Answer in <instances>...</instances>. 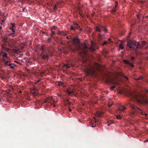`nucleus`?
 Masks as SVG:
<instances>
[{
	"label": "nucleus",
	"instance_id": "obj_62",
	"mask_svg": "<svg viewBox=\"0 0 148 148\" xmlns=\"http://www.w3.org/2000/svg\"><path fill=\"white\" fill-rule=\"evenodd\" d=\"M2 28V27L0 26V29Z\"/></svg>",
	"mask_w": 148,
	"mask_h": 148
},
{
	"label": "nucleus",
	"instance_id": "obj_38",
	"mask_svg": "<svg viewBox=\"0 0 148 148\" xmlns=\"http://www.w3.org/2000/svg\"><path fill=\"white\" fill-rule=\"evenodd\" d=\"M107 43V42L106 41H105L102 44V45L103 46L104 45H106Z\"/></svg>",
	"mask_w": 148,
	"mask_h": 148
},
{
	"label": "nucleus",
	"instance_id": "obj_53",
	"mask_svg": "<svg viewBox=\"0 0 148 148\" xmlns=\"http://www.w3.org/2000/svg\"><path fill=\"white\" fill-rule=\"evenodd\" d=\"M67 103L68 105H69L71 103L68 101H67Z\"/></svg>",
	"mask_w": 148,
	"mask_h": 148
},
{
	"label": "nucleus",
	"instance_id": "obj_45",
	"mask_svg": "<svg viewBox=\"0 0 148 148\" xmlns=\"http://www.w3.org/2000/svg\"><path fill=\"white\" fill-rule=\"evenodd\" d=\"M40 81V79H39L37 81V82H36L35 83V84H37V83H38V82H39Z\"/></svg>",
	"mask_w": 148,
	"mask_h": 148
},
{
	"label": "nucleus",
	"instance_id": "obj_24",
	"mask_svg": "<svg viewBox=\"0 0 148 148\" xmlns=\"http://www.w3.org/2000/svg\"><path fill=\"white\" fill-rule=\"evenodd\" d=\"M108 126H110V125L113 123V122L111 121H109L107 122Z\"/></svg>",
	"mask_w": 148,
	"mask_h": 148
},
{
	"label": "nucleus",
	"instance_id": "obj_2",
	"mask_svg": "<svg viewBox=\"0 0 148 148\" xmlns=\"http://www.w3.org/2000/svg\"><path fill=\"white\" fill-rule=\"evenodd\" d=\"M73 44L77 45V49L80 50L81 52L86 55L89 48L85 44L81 45L79 43V40L78 38H73L71 40Z\"/></svg>",
	"mask_w": 148,
	"mask_h": 148
},
{
	"label": "nucleus",
	"instance_id": "obj_58",
	"mask_svg": "<svg viewBox=\"0 0 148 148\" xmlns=\"http://www.w3.org/2000/svg\"><path fill=\"white\" fill-rule=\"evenodd\" d=\"M94 122H95V123H96V122H97V121L96 120H95L94 121Z\"/></svg>",
	"mask_w": 148,
	"mask_h": 148
},
{
	"label": "nucleus",
	"instance_id": "obj_48",
	"mask_svg": "<svg viewBox=\"0 0 148 148\" xmlns=\"http://www.w3.org/2000/svg\"><path fill=\"white\" fill-rule=\"evenodd\" d=\"M57 28V27L55 26H53V28L54 29H56Z\"/></svg>",
	"mask_w": 148,
	"mask_h": 148
},
{
	"label": "nucleus",
	"instance_id": "obj_39",
	"mask_svg": "<svg viewBox=\"0 0 148 148\" xmlns=\"http://www.w3.org/2000/svg\"><path fill=\"white\" fill-rule=\"evenodd\" d=\"M57 5L56 4L55 5H54L53 9L55 10L57 8Z\"/></svg>",
	"mask_w": 148,
	"mask_h": 148
},
{
	"label": "nucleus",
	"instance_id": "obj_7",
	"mask_svg": "<svg viewBox=\"0 0 148 148\" xmlns=\"http://www.w3.org/2000/svg\"><path fill=\"white\" fill-rule=\"evenodd\" d=\"M2 62L4 64V66L5 67L10 66V68L14 69L15 65L14 64H12L10 62V58L8 61H6L4 58H2Z\"/></svg>",
	"mask_w": 148,
	"mask_h": 148
},
{
	"label": "nucleus",
	"instance_id": "obj_14",
	"mask_svg": "<svg viewBox=\"0 0 148 148\" xmlns=\"http://www.w3.org/2000/svg\"><path fill=\"white\" fill-rule=\"evenodd\" d=\"M123 62L127 65L132 66V67H134V65L132 63H130L128 61L124 60H123Z\"/></svg>",
	"mask_w": 148,
	"mask_h": 148
},
{
	"label": "nucleus",
	"instance_id": "obj_32",
	"mask_svg": "<svg viewBox=\"0 0 148 148\" xmlns=\"http://www.w3.org/2000/svg\"><path fill=\"white\" fill-rule=\"evenodd\" d=\"M119 48L121 49H123L124 48V47L122 45H120L119 46Z\"/></svg>",
	"mask_w": 148,
	"mask_h": 148
},
{
	"label": "nucleus",
	"instance_id": "obj_17",
	"mask_svg": "<svg viewBox=\"0 0 148 148\" xmlns=\"http://www.w3.org/2000/svg\"><path fill=\"white\" fill-rule=\"evenodd\" d=\"M25 45L26 43L25 42H23L21 43L19 46L20 49L21 50L23 49L25 47Z\"/></svg>",
	"mask_w": 148,
	"mask_h": 148
},
{
	"label": "nucleus",
	"instance_id": "obj_51",
	"mask_svg": "<svg viewBox=\"0 0 148 148\" xmlns=\"http://www.w3.org/2000/svg\"><path fill=\"white\" fill-rule=\"evenodd\" d=\"M112 106V104H109L108 105V106L109 107H110L111 106Z\"/></svg>",
	"mask_w": 148,
	"mask_h": 148
},
{
	"label": "nucleus",
	"instance_id": "obj_31",
	"mask_svg": "<svg viewBox=\"0 0 148 148\" xmlns=\"http://www.w3.org/2000/svg\"><path fill=\"white\" fill-rule=\"evenodd\" d=\"M51 38H49L47 40V42L48 43H49L51 41Z\"/></svg>",
	"mask_w": 148,
	"mask_h": 148
},
{
	"label": "nucleus",
	"instance_id": "obj_10",
	"mask_svg": "<svg viewBox=\"0 0 148 148\" xmlns=\"http://www.w3.org/2000/svg\"><path fill=\"white\" fill-rule=\"evenodd\" d=\"M96 29V30L99 32H101V30H103L105 32H107V30L106 27L101 25L97 26Z\"/></svg>",
	"mask_w": 148,
	"mask_h": 148
},
{
	"label": "nucleus",
	"instance_id": "obj_52",
	"mask_svg": "<svg viewBox=\"0 0 148 148\" xmlns=\"http://www.w3.org/2000/svg\"><path fill=\"white\" fill-rule=\"evenodd\" d=\"M2 48H4V49H5V47L3 46V45H2Z\"/></svg>",
	"mask_w": 148,
	"mask_h": 148
},
{
	"label": "nucleus",
	"instance_id": "obj_1",
	"mask_svg": "<svg viewBox=\"0 0 148 148\" xmlns=\"http://www.w3.org/2000/svg\"><path fill=\"white\" fill-rule=\"evenodd\" d=\"M126 96L131 100H134L139 104H148V100L145 99V97L139 92L135 91L128 90L126 92Z\"/></svg>",
	"mask_w": 148,
	"mask_h": 148
},
{
	"label": "nucleus",
	"instance_id": "obj_20",
	"mask_svg": "<svg viewBox=\"0 0 148 148\" xmlns=\"http://www.w3.org/2000/svg\"><path fill=\"white\" fill-rule=\"evenodd\" d=\"M73 25L74 27H75L76 29H77L79 27V25L77 23H75L73 24Z\"/></svg>",
	"mask_w": 148,
	"mask_h": 148
},
{
	"label": "nucleus",
	"instance_id": "obj_27",
	"mask_svg": "<svg viewBox=\"0 0 148 148\" xmlns=\"http://www.w3.org/2000/svg\"><path fill=\"white\" fill-rule=\"evenodd\" d=\"M122 76L124 77L125 79V81H127L128 79V78L126 76H124V75H122Z\"/></svg>",
	"mask_w": 148,
	"mask_h": 148
},
{
	"label": "nucleus",
	"instance_id": "obj_57",
	"mask_svg": "<svg viewBox=\"0 0 148 148\" xmlns=\"http://www.w3.org/2000/svg\"><path fill=\"white\" fill-rule=\"evenodd\" d=\"M36 90V88H33V90Z\"/></svg>",
	"mask_w": 148,
	"mask_h": 148
},
{
	"label": "nucleus",
	"instance_id": "obj_34",
	"mask_svg": "<svg viewBox=\"0 0 148 148\" xmlns=\"http://www.w3.org/2000/svg\"><path fill=\"white\" fill-rule=\"evenodd\" d=\"M116 8H114L112 10V12H115L116 11Z\"/></svg>",
	"mask_w": 148,
	"mask_h": 148
},
{
	"label": "nucleus",
	"instance_id": "obj_54",
	"mask_svg": "<svg viewBox=\"0 0 148 148\" xmlns=\"http://www.w3.org/2000/svg\"><path fill=\"white\" fill-rule=\"evenodd\" d=\"M4 21H5V20H2V23H1V24H2V23L4 22Z\"/></svg>",
	"mask_w": 148,
	"mask_h": 148
},
{
	"label": "nucleus",
	"instance_id": "obj_50",
	"mask_svg": "<svg viewBox=\"0 0 148 148\" xmlns=\"http://www.w3.org/2000/svg\"><path fill=\"white\" fill-rule=\"evenodd\" d=\"M69 110L70 112H71L72 111L71 109L70 108L69 109Z\"/></svg>",
	"mask_w": 148,
	"mask_h": 148
},
{
	"label": "nucleus",
	"instance_id": "obj_16",
	"mask_svg": "<svg viewBox=\"0 0 148 148\" xmlns=\"http://www.w3.org/2000/svg\"><path fill=\"white\" fill-rule=\"evenodd\" d=\"M126 108L124 107V106H120L118 108L119 111L121 112H122L125 111L126 109Z\"/></svg>",
	"mask_w": 148,
	"mask_h": 148
},
{
	"label": "nucleus",
	"instance_id": "obj_25",
	"mask_svg": "<svg viewBox=\"0 0 148 148\" xmlns=\"http://www.w3.org/2000/svg\"><path fill=\"white\" fill-rule=\"evenodd\" d=\"M66 38L67 39H68V40H72V38L71 36H66Z\"/></svg>",
	"mask_w": 148,
	"mask_h": 148
},
{
	"label": "nucleus",
	"instance_id": "obj_29",
	"mask_svg": "<svg viewBox=\"0 0 148 148\" xmlns=\"http://www.w3.org/2000/svg\"><path fill=\"white\" fill-rule=\"evenodd\" d=\"M64 67H66V68H69V66L67 64H65L64 65Z\"/></svg>",
	"mask_w": 148,
	"mask_h": 148
},
{
	"label": "nucleus",
	"instance_id": "obj_30",
	"mask_svg": "<svg viewBox=\"0 0 148 148\" xmlns=\"http://www.w3.org/2000/svg\"><path fill=\"white\" fill-rule=\"evenodd\" d=\"M143 78V77L142 76H140L139 77L136 79L137 80H140L142 79Z\"/></svg>",
	"mask_w": 148,
	"mask_h": 148
},
{
	"label": "nucleus",
	"instance_id": "obj_11",
	"mask_svg": "<svg viewBox=\"0 0 148 148\" xmlns=\"http://www.w3.org/2000/svg\"><path fill=\"white\" fill-rule=\"evenodd\" d=\"M98 48V47L97 46H96L94 43L92 42V45L90 47L89 49L92 51H94L96 49Z\"/></svg>",
	"mask_w": 148,
	"mask_h": 148
},
{
	"label": "nucleus",
	"instance_id": "obj_56",
	"mask_svg": "<svg viewBox=\"0 0 148 148\" xmlns=\"http://www.w3.org/2000/svg\"><path fill=\"white\" fill-rule=\"evenodd\" d=\"M117 6V4H116L115 5V7H116Z\"/></svg>",
	"mask_w": 148,
	"mask_h": 148
},
{
	"label": "nucleus",
	"instance_id": "obj_19",
	"mask_svg": "<svg viewBox=\"0 0 148 148\" xmlns=\"http://www.w3.org/2000/svg\"><path fill=\"white\" fill-rule=\"evenodd\" d=\"M66 93H67L69 95H70L71 94L73 93V91H70L69 90H67L66 91Z\"/></svg>",
	"mask_w": 148,
	"mask_h": 148
},
{
	"label": "nucleus",
	"instance_id": "obj_42",
	"mask_svg": "<svg viewBox=\"0 0 148 148\" xmlns=\"http://www.w3.org/2000/svg\"><path fill=\"white\" fill-rule=\"evenodd\" d=\"M101 34H99V38H101Z\"/></svg>",
	"mask_w": 148,
	"mask_h": 148
},
{
	"label": "nucleus",
	"instance_id": "obj_41",
	"mask_svg": "<svg viewBox=\"0 0 148 148\" xmlns=\"http://www.w3.org/2000/svg\"><path fill=\"white\" fill-rule=\"evenodd\" d=\"M54 34H55L54 32L52 31L51 32V36H52L53 35H54Z\"/></svg>",
	"mask_w": 148,
	"mask_h": 148
},
{
	"label": "nucleus",
	"instance_id": "obj_36",
	"mask_svg": "<svg viewBox=\"0 0 148 148\" xmlns=\"http://www.w3.org/2000/svg\"><path fill=\"white\" fill-rule=\"evenodd\" d=\"M91 125V127H95L96 126V125L92 123Z\"/></svg>",
	"mask_w": 148,
	"mask_h": 148
},
{
	"label": "nucleus",
	"instance_id": "obj_47",
	"mask_svg": "<svg viewBox=\"0 0 148 148\" xmlns=\"http://www.w3.org/2000/svg\"><path fill=\"white\" fill-rule=\"evenodd\" d=\"M145 142H148V138L146 140H145L144 141V142H145Z\"/></svg>",
	"mask_w": 148,
	"mask_h": 148
},
{
	"label": "nucleus",
	"instance_id": "obj_26",
	"mask_svg": "<svg viewBox=\"0 0 148 148\" xmlns=\"http://www.w3.org/2000/svg\"><path fill=\"white\" fill-rule=\"evenodd\" d=\"M32 95L34 96H35L37 95V93L35 91L32 92Z\"/></svg>",
	"mask_w": 148,
	"mask_h": 148
},
{
	"label": "nucleus",
	"instance_id": "obj_9",
	"mask_svg": "<svg viewBox=\"0 0 148 148\" xmlns=\"http://www.w3.org/2000/svg\"><path fill=\"white\" fill-rule=\"evenodd\" d=\"M106 82L110 84L118 85V82L114 78L109 77L106 79Z\"/></svg>",
	"mask_w": 148,
	"mask_h": 148
},
{
	"label": "nucleus",
	"instance_id": "obj_55",
	"mask_svg": "<svg viewBox=\"0 0 148 148\" xmlns=\"http://www.w3.org/2000/svg\"><path fill=\"white\" fill-rule=\"evenodd\" d=\"M72 50L73 51H75V49H72Z\"/></svg>",
	"mask_w": 148,
	"mask_h": 148
},
{
	"label": "nucleus",
	"instance_id": "obj_4",
	"mask_svg": "<svg viewBox=\"0 0 148 148\" xmlns=\"http://www.w3.org/2000/svg\"><path fill=\"white\" fill-rule=\"evenodd\" d=\"M95 65L97 67L90 65L85 70L84 72L87 75H92L94 74V73L98 69V67L99 66V64H95Z\"/></svg>",
	"mask_w": 148,
	"mask_h": 148
},
{
	"label": "nucleus",
	"instance_id": "obj_63",
	"mask_svg": "<svg viewBox=\"0 0 148 148\" xmlns=\"http://www.w3.org/2000/svg\"><path fill=\"white\" fill-rule=\"evenodd\" d=\"M146 17L147 18H148V16H146Z\"/></svg>",
	"mask_w": 148,
	"mask_h": 148
},
{
	"label": "nucleus",
	"instance_id": "obj_43",
	"mask_svg": "<svg viewBox=\"0 0 148 148\" xmlns=\"http://www.w3.org/2000/svg\"><path fill=\"white\" fill-rule=\"evenodd\" d=\"M5 49L7 51H8L9 49L8 48H7V47H5Z\"/></svg>",
	"mask_w": 148,
	"mask_h": 148
},
{
	"label": "nucleus",
	"instance_id": "obj_33",
	"mask_svg": "<svg viewBox=\"0 0 148 148\" xmlns=\"http://www.w3.org/2000/svg\"><path fill=\"white\" fill-rule=\"evenodd\" d=\"M130 59L132 61H133L135 58L134 56H131L130 57Z\"/></svg>",
	"mask_w": 148,
	"mask_h": 148
},
{
	"label": "nucleus",
	"instance_id": "obj_60",
	"mask_svg": "<svg viewBox=\"0 0 148 148\" xmlns=\"http://www.w3.org/2000/svg\"><path fill=\"white\" fill-rule=\"evenodd\" d=\"M146 91H147V93H148V90H146Z\"/></svg>",
	"mask_w": 148,
	"mask_h": 148
},
{
	"label": "nucleus",
	"instance_id": "obj_15",
	"mask_svg": "<svg viewBox=\"0 0 148 148\" xmlns=\"http://www.w3.org/2000/svg\"><path fill=\"white\" fill-rule=\"evenodd\" d=\"M104 112L101 111H98L97 113V115L99 117H102L103 115Z\"/></svg>",
	"mask_w": 148,
	"mask_h": 148
},
{
	"label": "nucleus",
	"instance_id": "obj_5",
	"mask_svg": "<svg viewBox=\"0 0 148 148\" xmlns=\"http://www.w3.org/2000/svg\"><path fill=\"white\" fill-rule=\"evenodd\" d=\"M136 42L135 40H129L127 41V47L130 49H135L137 48L140 45L139 43L138 42L136 44Z\"/></svg>",
	"mask_w": 148,
	"mask_h": 148
},
{
	"label": "nucleus",
	"instance_id": "obj_8",
	"mask_svg": "<svg viewBox=\"0 0 148 148\" xmlns=\"http://www.w3.org/2000/svg\"><path fill=\"white\" fill-rule=\"evenodd\" d=\"M40 49L42 51L40 55L41 57L42 60H45L48 59L49 56L48 54L45 52L44 46H42Z\"/></svg>",
	"mask_w": 148,
	"mask_h": 148
},
{
	"label": "nucleus",
	"instance_id": "obj_46",
	"mask_svg": "<svg viewBox=\"0 0 148 148\" xmlns=\"http://www.w3.org/2000/svg\"><path fill=\"white\" fill-rule=\"evenodd\" d=\"M108 41L109 42H111V39L110 38H109L108 39Z\"/></svg>",
	"mask_w": 148,
	"mask_h": 148
},
{
	"label": "nucleus",
	"instance_id": "obj_22",
	"mask_svg": "<svg viewBox=\"0 0 148 148\" xmlns=\"http://www.w3.org/2000/svg\"><path fill=\"white\" fill-rule=\"evenodd\" d=\"M10 29H11L12 31V33L11 34L12 35H14L15 34V32L14 30V28L13 27H10Z\"/></svg>",
	"mask_w": 148,
	"mask_h": 148
},
{
	"label": "nucleus",
	"instance_id": "obj_44",
	"mask_svg": "<svg viewBox=\"0 0 148 148\" xmlns=\"http://www.w3.org/2000/svg\"><path fill=\"white\" fill-rule=\"evenodd\" d=\"M15 51L16 53H17L18 51V50L15 49Z\"/></svg>",
	"mask_w": 148,
	"mask_h": 148
},
{
	"label": "nucleus",
	"instance_id": "obj_21",
	"mask_svg": "<svg viewBox=\"0 0 148 148\" xmlns=\"http://www.w3.org/2000/svg\"><path fill=\"white\" fill-rule=\"evenodd\" d=\"M70 28L71 30H75L76 29H75V28L74 27V26L73 25H71Z\"/></svg>",
	"mask_w": 148,
	"mask_h": 148
},
{
	"label": "nucleus",
	"instance_id": "obj_23",
	"mask_svg": "<svg viewBox=\"0 0 148 148\" xmlns=\"http://www.w3.org/2000/svg\"><path fill=\"white\" fill-rule=\"evenodd\" d=\"M137 18H138V19L139 20H140V18L141 17L142 18H143V16L141 15H140V16L139 15H137Z\"/></svg>",
	"mask_w": 148,
	"mask_h": 148
},
{
	"label": "nucleus",
	"instance_id": "obj_49",
	"mask_svg": "<svg viewBox=\"0 0 148 148\" xmlns=\"http://www.w3.org/2000/svg\"><path fill=\"white\" fill-rule=\"evenodd\" d=\"M15 24H12V27H14V25H15Z\"/></svg>",
	"mask_w": 148,
	"mask_h": 148
},
{
	"label": "nucleus",
	"instance_id": "obj_28",
	"mask_svg": "<svg viewBox=\"0 0 148 148\" xmlns=\"http://www.w3.org/2000/svg\"><path fill=\"white\" fill-rule=\"evenodd\" d=\"M116 118L117 119H120L121 118V116L120 115H117Z\"/></svg>",
	"mask_w": 148,
	"mask_h": 148
},
{
	"label": "nucleus",
	"instance_id": "obj_40",
	"mask_svg": "<svg viewBox=\"0 0 148 148\" xmlns=\"http://www.w3.org/2000/svg\"><path fill=\"white\" fill-rule=\"evenodd\" d=\"M3 42L4 43H6L7 42L6 39H4L3 40Z\"/></svg>",
	"mask_w": 148,
	"mask_h": 148
},
{
	"label": "nucleus",
	"instance_id": "obj_13",
	"mask_svg": "<svg viewBox=\"0 0 148 148\" xmlns=\"http://www.w3.org/2000/svg\"><path fill=\"white\" fill-rule=\"evenodd\" d=\"M1 53L2 56L3 58H4V57H6L8 60H9L10 58L8 56V54L7 53L3 51H1Z\"/></svg>",
	"mask_w": 148,
	"mask_h": 148
},
{
	"label": "nucleus",
	"instance_id": "obj_61",
	"mask_svg": "<svg viewBox=\"0 0 148 148\" xmlns=\"http://www.w3.org/2000/svg\"><path fill=\"white\" fill-rule=\"evenodd\" d=\"M82 29H80V31H82Z\"/></svg>",
	"mask_w": 148,
	"mask_h": 148
},
{
	"label": "nucleus",
	"instance_id": "obj_35",
	"mask_svg": "<svg viewBox=\"0 0 148 148\" xmlns=\"http://www.w3.org/2000/svg\"><path fill=\"white\" fill-rule=\"evenodd\" d=\"M115 88V86H113L110 88V89L112 90H113V89Z\"/></svg>",
	"mask_w": 148,
	"mask_h": 148
},
{
	"label": "nucleus",
	"instance_id": "obj_18",
	"mask_svg": "<svg viewBox=\"0 0 148 148\" xmlns=\"http://www.w3.org/2000/svg\"><path fill=\"white\" fill-rule=\"evenodd\" d=\"M58 34L61 36H65L67 34L64 31H59L58 32Z\"/></svg>",
	"mask_w": 148,
	"mask_h": 148
},
{
	"label": "nucleus",
	"instance_id": "obj_12",
	"mask_svg": "<svg viewBox=\"0 0 148 148\" xmlns=\"http://www.w3.org/2000/svg\"><path fill=\"white\" fill-rule=\"evenodd\" d=\"M139 44L140 45H139V47H137V48L140 49L143 47L145 45H146V43L145 41H142L140 42H139Z\"/></svg>",
	"mask_w": 148,
	"mask_h": 148
},
{
	"label": "nucleus",
	"instance_id": "obj_59",
	"mask_svg": "<svg viewBox=\"0 0 148 148\" xmlns=\"http://www.w3.org/2000/svg\"><path fill=\"white\" fill-rule=\"evenodd\" d=\"M19 93H21V91H20L19 92Z\"/></svg>",
	"mask_w": 148,
	"mask_h": 148
},
{
	"label": "nucleus",
	"instance_id": "obj_64",
	"mask_svg": "<svg viewBox=\"0 0 148 148\" xmlns=\"http://www.w3.org/2000/svg\"><path fill=\"white\" fill-rule=\"evenodd\" d=\"M1 12H0V15H1Z\"/></svg>",
	"mask_w": 148,
	"mask_h": 148
},
{
	"label": "nucleus",
	"instance_id": "obj_6",
	"mask_svg": "<svg viewBox=\"0 0 148 148\" xmlns=\"http://www.w3.org/2000/svg\"><path fill=\"white\" fill-rule=\"evenodd\" d=\"M51 98L50 97H47L43 100H42L40 101V103H41L42 105H44L45 104L46 105L48 104V105H51L53 107H54L55 105L54 104V103H52L51 102Z\"/></svg>",
	"mask_w": 148,
	"mask_h": 148
},
{
	"label": "nucleus",
	"instance_id": "obj_37",
	"mask_svg": "<svg viewBox=\"0 0 148 148\" xmlns=\"http://www.w3.org/2000/svg\"><path fill=\"white\" fill-rule=\"evenodd\" d=\"M63 83L61 82L60 81L58 82V85L59 86L62 85Z\"/></svg>",
	"mask_w": 148,
	"mask_h": 148
},
{
	"label": "nucleus",
	"instance_id": "obj_3",
	"mask_svg": "<svg viewBox=\"0 0 148 148\" xmlns=\"http://www.w3.org/2000/svg\"><path fill=\"white\" fill-rule=\"evenodd\" d=\"M125 106H129L132 109V113L133 114H134L135 112H140L142 114L145 115V116H147V114L145 112L142 111L141 110L140 108H137L136 106L132 104L131 103L129 102H128L126 103L125 104Z\"/></svg>",
	"mask_w": 148,
	"mask_h": 148
}]
</instances>
